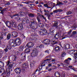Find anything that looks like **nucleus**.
<instances>
[{"instance_id": "28", "label": "nucleus", "mask_w": 77, "mask_h": 77, "mask_svg": "<svg viewBox=\"0 0 77 77\" xmlns=\"http://www.w3.org/2000/svg\"><path fill=\"white\" fill-rule=\"evenodd\" d=\"M28 16L29 17H35V15L32 14H28Z\"/></svg>"}, {"instance_id": "19", "label": "nucleus", "mask_w": 77, "mask_h": 77, "mask_svg": "<svg viewBox=\"0 0 77 77\" xmlns=\"http://www.w3.org/2000/svg\"><path fill=\"white\" fill-rule=\"evenodd\" d=\"M59 34L58 33L55 34V35L54 36V38L55 39H59Z\"/></svg>"}, {"instance_id": "9", "label": "nucleus", "mask_w": 77, "mask_h": 77, "mask_svg": "<svg viewBox=\"0 0 77 77\" xmlns=\"http://www.w3.org/2000/svg\"><path fill=\"white\" fill-rule=\"evenodd\" d=\"M41 30H42V32L40 31L39 32V34L40 35H43L45 33H47V30H46L45 28H43L42 29H41Z\"/></svg>"}, {"instance_id": "37", "label": "nucleus", "mask_w": 77, "mask_h": 77, "mask_svg": "<svg viewBox=\"0 0 77 77\" xmlns=\"http://www.w3.org/2000/svg\"><path fill=\"white\" fill-rule=\"evenodd\" d=\"M7 48H8V49H9V50H11V46L9 45H7Z\"/></svg>"}, {"instance_id": "62", "label": "nucleus", "mask_w": 77, "mask_h": 77, "mask_svg": "<svg viewBox=\"0 0 77 77\" xmlns=\"http://www.w3.org/2000/svg\"><path fill=\"white\" fill-rule=\"evenodd\" d=\"M73 28H75V29H76V28H77V26L76 25L74 26V25H73Z\"/></svg>"}, {"instance_id": "32", "label": "nucleus", "mask_w": 77, "mask_h": 77, "mask_svg": "<svg viewBox=\"0 0 77 77\" xmlns=\"http://www.w3.org/2000/svg\"><path fill=\"white\" fill-rule=\"evenodd\" d=\"M52 66L51 64H49L48 66L46 67V69H48V68H50V66Z\"/></svg>"}, {"instance_id": "20", "label": "nucleus", "mask_w": 77, "mask_h": 77, "mask_svg": "<svg viewBox=\"0 0 77 77\" xmlns=\"http://www.w3.org/2000/svg\"><path fill=\"white\" fill-rule=\"evenodd\" d=\"M38 16H40V17H42V18H43V19H44V20H45V21L46 22H47V19H46V18L44 17V15H40L39 13H38Z\"/></svg>"}, {"instance_id": "53", "label": "nucleus", "mask_w": 77, "mask_h": 77, "mask_svg": "<svg viewBox=\"0 0 77 77\" xmlns=\"http://www.w3.org/2000/svg\"><path fill=\"white\" fill-rule=\"evenodd\" d=\"M58 10V12H62L63 11L61 9H57Z\"/></svg>"}, {"instance_id": "59", "label": "nucleus", "mask_w": 77, "mask_h": 77, "mask_svg": "<svg viewBox=\"0 0 77 77\" xmlns=\"http://www.w3.org/2000/svg\"><path fill=\"white\" fill-rule=\"evenodd\" d=\"M30 6L32 8H33V6H35V5L34 4H30Z\"/></svg>"}, {"instance_id": "58", "label": "nucleus", "mask_w": 77, "mask_h": 77, "mask_svg": "<svg viewBox=\"0 0 77 77\" xmlns=\"http://www.w3.org/2000/svg\"><path fill=\"white\" fill-rule=\"evenodd\" d=\"M48 71H52V69L51 68L49 69H48Z\"/></svg>"}, {"instance_id": "40", "label": "nucleus", "mask_w": 77, "mask_h": 77, "mask_svg": "<svg viewBox=\"0 0 77 77\" xmlns=\"http://www.w3.org/2000/svg\"><path fill=\"white\" fill-rule=\"evenodd\" d=\"M72 12L70 11H69L66 12V14L67 15H69V14H71Z\"/></svg>"}, {"instance_id": "21", "label": "nucleus", "mask_w": 77, "mask_h": 77, "mask_svg": "<svg viewBox=\"0 0 77 77\" xmlns=\"http://www.w3.org/2000/svg\"><path fill=\"white\" fill-rule=\"evenodd\" d=\"M76 52H77L76 50H72L70 51V53L71 54H73V55H74V54Z\"/></svg>"}, {"instance_id": "1", "label": "nucleus", "mask_w": 77, "mask_h": 77, "mask_svg": "<svg viewBox=\"0 0 77 77\" xmlns=\"http://www.w3.org/2000/svg\"><path fill=\"white\" fill-rule=\"evenodd\" d=\"M10 69L9 70H6V71H5V70L3 69H1V71H0V75H1V76H5V75H6L7 74V76L9 77V76H10V74H11V72L10 71Z\"/></svg>"}, {"instance_id": "26", "label": "nucleus", "mask_w": 77, "mask_h": 77, "mask_svg": "<svg viewBox=\"0 0 77 77\" xmlns=\"http://www.w3.org/2000/svg\"><path fill=\"white\" fill-rule=\"evenodd\" d=\"M11 34H8L7 36L6 39H7V40H9V39H10V38H11Z\"/></svg>"}, {"instance_id": "36", "label": "nucleus", "mask_w": 77, "mask_h": 77, "mask_svg": "<svg viewBox=\"0 0 77 77\" xmlns=\"http://www.w3.org/2000/svg\"><path fill=\"white\" fill-rule=\"evenodd\" d=\"M66 54L65 53V52H62V54H61L62 57H64V56H65Z\"/></svg>"}, {"instance_id": "16", "label": "nucleus", "mask_w": 77, "mask_h": 77, "mask_svg": "<svg viewBox=\"0 0 77 77\" xmlns=\"http://www.w3.org/2000/svg\"><path fill=\"white\" fill-rule=\"evenodd\" d=\"M23 29V25L22 23H20L18 26V29L22 30Z\"/></svg>"}, {"instance_id": "11", "label": "nucleus", "mask_w": 77, "mask_h": 77, "mask_svg": "<svg viewBox=\"0 0 77 77\" xmlns=\"http://www.w3.org/2000/svg\"><path fill=\"white\" fill-rule=\"evenodd\" d=\"M18 33L16 31H13L12 32L11 36L14 38H17L18 36Z\"/></svg>"}, {"instance_id": "46", "label": "nucleus", "mask_w": 77, "mask_h": 77, "mask_svg": "<svg viewBox=\"0 0 77 77\" xmlns=\"http://www.w3.org/2000/svg\"><path fill=\"white\" fill-rule=\"evenodd\" d=\"M61 77H65V73L63 72L61 74Z\"/></svg>"}, {"instance_id": "3", "label": "nucleus", "mask_w": 77, "mask_h": 77, "mask_svg": "<svg viewBox=\"0 0 77 77\" xmlns=\"http://www.w3.org/2000/svg\"><path fill=\"white\" fill-rule=\"evenodd\" d=\"M6 70L7 71H9L10 69H11L13 67V64H11V63L9 60L7 61L6 62Z\"/></svg>"}, {"instance_id": "24", "label": "nucleus", "mask_w": 77, "mask_h": 77, "mask_svg": "<svg viewBox=\"0 0 77 77\" xmlns=\"http://www.w3.org/2000/svg\"><path fill=\"white\" fill-rule=\"evenodd\" d=\"M3 51L2 49H0V59L3 56Z\"/></svg>"}, {"instance_id": "44", "label": "nucleus", "mask_w": 77, "mask_h": 77, "mask_svg": "<svg viewBox=\"0 0 77 77\" xmlns=\"http://www.w3.org/2000/svg\"><path fill=\"white\" fill-rule=\"evenodd\" d=\"M58 12V10H54L53 11V12L54 13H57V12Z\"/></svg>"}, {"instance_id": "2", "label": "nucleus", "mask_w": 77, "mask_h": 77, "mask_svg": "<svg viewBox=\"0 0 77 77\" xmlns=\"http://www.w3.org/2000/svg\"><path fill=\"white\" fill-rule=\"evenodd\" d=\"M30 21L31 23V26L34 29H36L38 28V25L36 22V20L34 19H30Z\"/></svg>"}, {"instance_id": "50", "label": "nucleus", "mask_w": 77, "mask_h": 77, "mask_svg": "<svg viewBox=\"0 0 77 77\" xmlns=\"http://www.w3.org/2000/svg\"><path fill=\"white\" fill-rule=\"evenodd\" d=\"M45 52V53H47L48 54H50V51H49L48 50H46Z\"/></svg>"}, {"instance_id": "6", "label": "nucleus", "mask_w": 77, "mask_h": 77, "mask_svg": "<svg viewBox=\"0 0 77 77\" xmlns=\"http://www.w3.org/2000/svg\"><path fill=\"white\" fill-rule=\"evenodd\" d=\"M15 23L14 20H12L11 22H10L8 21H7L5 23L6 24L7 26H8V27H11L13 26V24Z\"/></svg>"}, {"instance_id": "57", "label": "nucleus", "mask_w": 77, "mask_h": 77, "mask_svg": "<svg viewBox=\"0 0 77 77\" xmlns=\"http://www.w3.org/2000/svg\"><path fill=\"white\" fill-rule=\"evenodd\" d=\"M8 34V32H5L4 33H3V35L4 36H6Z\"/></svg>"}, {"instance_id": "30", "label": "nucleus", "mask_w": 77, "mask_h": 77, "mask_svg": "<svg viewBox=\"0 0 77 77\" xmlns=\"http://www.w3.org/2000/svg\"><path fill=\"white\" fill-rule=\"evenodd\" d=\"M65 48L66 49H69L70 48V45L69 44H67L65 46Z\"/></svg>"}, {"instance_id": "15", "label": "nucleus", "mask_w": 77, "mask_h": 77, "mask_svg": "<svg viewBox=\"0 0 77 77\" xmlns=\"http://www.w3.org/2000/svg\"><path fill=\"white\" fill-rule=\"evenodd\" d=\"M44 46L41 44H38L37 45L36 49H39V48H44Z\"/></svg>"}, {"instance_id": "25", "label": "nucleus", "mask_w": 77, "mask_h": 77, "mask_svg": "<svg viewBox=\"0 0 77 77\" xmlns=\"http://www.w3.org/2000/svg\"><path fill=\"white\" fill-rule=\"evenodd\" d=\"M12 60H13V61H15L17 58V57L14 56V55H12Z\"/></svg>"}, {"instance_id": "64", "label": "nucleus", "mask_w": 77, "mask_h": 77, "mask_svg": "<svg viewBox=\"0 0 77 77\" xmlns=\"http://www.w3.org/2000/svg\"><path fill=\"white\" fill-rule=\"evenodd\" d=\"M10 3L8 2L5 4V5H10Z\"/></svg>"}, {"instance_id": "31", "label": "nucleus", "mask_w": 77, "mask_h": 77, "mask_svg": "<svg viewBox=\"0 0 77 77\" xmlns=\"http://www.w3.org/2000/svg\"><path fill=\"white\" fill-rule=\"evenodd\" d=\"M19 48L20 51H23L24 49V47L23 46H21L19 47Z\"/></svg>"}, {"instance_id": "22", "label": "nucleus", "mask_w": 77, "mask_h": 77, "mask_svg": "<svg viewBox=\"0 0 77 77\" xmlns=\"http://www.w3.org/2000/svg\"><path fill=\"white\" fill-rule=\"evenodd\" d=\"M30 49L28 48L26 49L25 50L24 52H25V53H29V52H30Z\"/></svg>"}, {"instance_id": "45", "label": "nucleus", "mask_w": 77, "mask_h": 77, "mask_svg": "<svg viewBox=\"0 0 77 77\" xmlns=\"http://www.w3.org/2000/svg\"><path fill=\"white\" fill-rule=\"evenodd\" d=\"M19 15L20 16V17H23V16H24V15H23V14H21V12H20L19 13Z\"/></svg>"}, {"instance_id": "17", "label": "nucleus", "mask_w": 77, "mask_h": 77, "mask_svg": "<svg viewBox=\"0 0 77 77\" xmlns=\"http://www.w3.org/2000/svg\"><path fill=\"white\" fill-rule=\"evenodd\" d=\"M44 42L46 44H51V41L49 39H46L44 41Z\"/></svg>"}, {"instance_id": "35", "label": "nucleus", "mask_w": 77, "mask_h": 77, "mask_svg": "<svg viewBox=\"0 0 77 77\" xmlns=\"http://www.w3.org/2000/svg\"><path fill=\"white\" fill-rule=\"evenodd\" d=\"M21 57H26V54L25 53H22L20 56Z\"/></svg>"}, {"instance_id": "13", "label": "nucleus", "mask_w": 77, "mask_h": 77, "mask_svg": "<svg viewBox=\"0 0 77 77\" xmlns=\"http://www.w3.org/2000/svg\"><path fill=\"white\" fill-rule=\"evenodd\" d=\"M71 60L72 59L70 58H68V59L65 60L64 62L66 64L69 65V63H70V61H71Z\"/></svg>"}, {"instance_id": "34", "label": "nucleus", "mask_w": 77, "mask_h": 77, "mask_svg": "<svg viewBox=\"0 0 77 77\" xmlns=\"http://www.w3.org/2000/svg\"><path fill=\"white\" fill-rule=\"evenodd\" d=\"M28 65V64L26 63H23L22 64V66H23V67H25V66H27Z\"/></svg>"}, {"instance_id": "8", "label": "nucleus", "mask_w": 77, "mask_h": 77, "mask_svg": "<svg viewBox=\"0 0 77 77\" xmlns=\"http://www.w3.org/2000/svg\"><path fill=\"white\" fill-rule=\"evenodd\" d=\"M54 51L55 52H59L60 51V47L57 45L53 46Z\"/></svg>"}, {"instance_id": "23", "label": "nucleus", "mask_w": 77, "mask_h": 77, "mask_svg": "<svg viewBox=\"0 0 77 77\" xmlns=\"http://www.w3.org/2000/svg\"><path fill=\"white\" fill-rule=\"evenodd\" d=\"M24 20L26 21V23H29V22H30V21L29 20V18H28V17H26L24 18Z\"/></svg>"}, {"instance_id": "33", "label": "nucleus", "mask_w": 77, "mask_h": 77, "mask_svg": "<svg viewBox=\"0 0 77 77\" xmlns=\"http://www.w3.org/2000/svg\"><path fill=\"white\" fill-rule=\"evenodd\" d=\"M21 60L24 61L26 60V57H21Z\"/></svg>"}, {"instance_id": "7", "label": "nucleus", "mask_w": 77, "mask_h": 77, "mask_svg": "<svg viewBox=\"0 0 77 77\" xmlns=\"http://www.w3.org/2000/svg\"><path fill=\"white\" fill-rule=\"evenodd\" d=\"M15 43H16V46L17 45H20L21 44V41L19 38H17L14 39Z\"/></svg>"}, {"instance_id": "60", "label": "nucleus", "mask_w": 77, "mask_h": 77, "mask_svg": "<svg viewBox=\"0 0 77 77\" xmlns=\"http://www.w3.org/2000/svg\"><path fill=\"white\" fill-rule=\"evenodd\" d=\"M48 3L49 4V5H51V4H52V2H51L50 1H49L48 2Z\"/></svg>"}, {"instance_id": "4", "label": "nucleus", "mask_w": 77, "mask_h": 77, "mask_svg": "<svg viewBox=\"0 0 77 77\" xmlns=\"http://www.w3.org/2000/svg\"><path fill=\"white\" fill-rule=\"evenodd\" d=\"M38 54V51L36 50H34L33 52L31 54V55L32 57H35L37 56Z\"/></svg>"}, {"instance_id": "49", "label": "nucleus", "mask_w": 77, "mask_h": 77, "mask_svg": "<svg viewBox=\"0 0 77 77\" xmlns=\"http://www.w3.org/2000/svg\"><path fill=\"white\" fill-rule=\"evenodd\" d=\"M39 27H43V26H42V23H40L39 24Z\"/></svg>"}, {"instance_id": "41", "label": "nucleus", "mask_w": 77, "mask_h": 77, "mask_svg": "<svg viewBox=\"0 0 77 77\" xmlns=\"http://www.w3.org/2000/svg\"><path fill=\"white\" fill-rule=\"evenodd\" d=\"M44 12H45V13H46V14H48V13H49V11L46 10L44 9Z\"/></svg>"}, {"instance_id": "54", "label": "nucleus", "mask_w": 77, "mask_h": 77, "mask_svg": "<svg viewBox=\"0 0 77 77\" xmlns=\"http://www.w3.org/2000/svg\"><path fill=\"white\" fill-rule=\"evenodd\" d=\"M74 55L75 57H77V51L75 52Z\"/></svg>"}, {"instance_id": "5", "label": "nucleus", "mask_w": 77, "mask_h": 77, "mask_svg": "<svg viewBox=\"0 0 77 77\" xmlns=\"http://www.w3.org/2000/svg\"><path fill=\"white\" fill-rule=\"evenodd\" d=\"M9 44L12 47H16V43H15L14 39V40L13 39H11L9 42Z\"/></svg>"}, {"instance_id": "63", "label": "nucleus", "mask_w": 77, "mask_h": 77, "mask_svg": "<svg viewBox=\"0 0 77 77\" xmlns=\"http://www.w3.org/2000/svg\"><path fill=\"white\" fill-rule=\"evenodd\" d=\"M37 6L39 8H41L42 7V5H37Z\"/></svg>"}, {"instance_id": "43", "label": "nucleus", "mask_w": 77, "mask_h": 77, "mask_svg": "<svg viewBox=\"0 0 77 77\" xmlns=\"http://www.w3.org/2000/svg\"><path fill=\"white\" fill-rule=\"evenodd\" d=\"M37 19L38 22H41V20H40V19H39V16L37 17Z\"/></svg>"}, {"instance_id": "27", "label": "nucleus", "mask_w": 77, "mask_h": 77, "mask_svg": "<svg viewBox=\"0 0 77 77\" xmlns=\"http://www.w3.org/2000/svg\"><path fill=\"white\" fill-rule=\"evenodd\" d=\"M63 4L59 1H57V4L56 5V6L58 5H63Z\"/></svg>"}, {"instance_id": "48", "label": "nucleus", "mask_w": 77, "mask_h": 77, "mask_svg": "<svg viewBox=\"0 0 77 77\" xmlns=\"http://www.w3.org/2000/svg\"><path fill=\"white\" fill-rule=\"evenodd\" d=\"M23 24H25L26 23V21L25 20H23V19L21 20Z\"/></svg>"}, {"instance_id": "47", "label": "nucleus", "mask_w": 77, "mask_h": 77, "mask_svg": "<svg viewBox=\"0 0 77 77\" xmlns=\"http://www.w3.org/2000/svg\"><path fill=\"white\" fill-rule=\"evenodd\" d=\"M3 35V32H0V37L2 36Z\"/></svg>"}, {"instance_id": "29", "label": "nucleus", "mask_w": 77, "mask_h": 77, "mask_svg": "<svg viewBox=\"0 0 77 77\" xmlns=\"http://www.w3.org/2000/svg\"><path fill=\"white\" fill-rule=\"evenodd\" d=\"M57 23H58L57 21H55L54 26V27H57V25H58Z\"/></svg>"}, {"instance_id": "52", "label": "nucleus", "mask_w": 77, "mask_h": 77, "mask_svg": "<svg viewBox=\"0 0 77 77\" xmlns=\"http://www.w3.org/2000/svg\"><path fill=\"white\" fill-rule=\"evenodd\" d=\"M72 33L73 35H75V34H76V33H77V32H76L75 31H73L72 32Z\"/></svg>"}, {"instance_id": "55", "label": "nucleus", "mask_w": 77, "mask_h": 77, "mask_svg": "<svg viewBox=\"0 0 77 77\" xmlns=\"http://www.w3.org/2000/svg\"><path fill=\"white\" fill-rule=\"evenodd\" d=\"M4 50L5 52H7L8 51V48H6L4 49Z\"/></svg>"}, {"instance_id": "61", "label": "nucleus", "mask_w": 77, "mask_h": 77, "mask_svg": "<svg viewBox=\"0 0 77 77\" xmlns=\"http://www.w3.org/2000/svg\"><path fill=\"white\" fill-rule=\"evenodd\" d=\"M22 72H24L25 71V69H22Z\"/></svg>"}, {"instance_id": "56", "label": "nucleus", "mask_w": 77, "mask_h": 77, "mask_svg": "<svg viewBox=\"0 0 77 77\" xmlns=\"http://www.w3.org/2000/svg\"><path fill=\"white\" fill-rule=\"evenodd\" d=\"M48 17V20H50V14H48V15H47Z\"/></svg>"}, {"instance_id": "38", "label": "nucleus", "mask_w": 77, "mask_h": 77, "mask_svg": "<svg viewBox=\"0 0 77 77\" xmlns=\"http://www.w3.org/2000/svg\"><path fill=\"white\" fill-rule=\"evenodd\" d=\"M1 12L0 13V14H2V15H4L3 13H4V12H5L4 10L3 9L2 10H1Z\"/></svg>"}, {"instance_id": "18", "label": "nucleus", "mask_w": 77, "mask_h": 77, "mask_svg": "<svg viewBox=\"0 0 77 77\" xmlns=\"http://www.w3.org/2000/svg\"><path fill=\"white\" fill-rule=\"evenodd\" d=\"M54 76L56 77H60V73L58 72H56L54 73Z\"/></svg>"}, {"instance_id": "10", "label": "nucleus", "mask_w": 77, "mask_h": 77, "mask_svg": "<svg viewBox=\"0 0 77 77\" xmlns=\"http://www.w3.org/2000/svg\"><path fill=\"white\" fill-rule=\"evenodd\" d=\"M34 46L33 43L32 42H29L27 43L26 47H27L28 48H32Z\"/></svg>"}, {"instance_id": "51", "label": "nucleus", "mask_w": 77, "mask_h": 77, "mask_svg": "<svg viewBox=\"0 0 77 77\" xmlns=\"http://www.w3.org/2000/svg\"><path fill=\"white\" fill-rule=\"evenodd\" d=\"M44 6L46 8H48V5H47V4H44Z\"/></svg>"}, {"instance_id": "12", "label": "nucleus", "mask_w": 77, "mask_h": 77, "mask_svg": "<svg viewBox=\"0 0 77 77\" xmlns=\"http://www.w3.org/2000/svg\"><path fill=\"white\" fill-rule=\"evenodd\" d=\"M51 60V59H47L46 60H44L43 62L44 63H42L41 64V66H45V63L44 64V63H45V62H46V61H47V62H50V61Z\"/></svg>"}, {"instance_id": "42", "label": "nucleus", "mask_w": 77, "mask_h": 77, "mask_svg": "<svg viewBox=\"0 0 77 77\" xmlns=\"http://www.w3.org/2000/svg\"><path fill=\"white\" fill-rule=\"evenodd\" d=\"M34 66V64L33 63H31L30 64V66L31 67H33V66Z\"/></svg>"}, {"instance_id": "39", "label": "nucleus", "mask_w": 77, "mask_h": 77, "mask_svg": "<svg viewBox=\"0 0 77 77\" xmlns=\"http://www.w3.org/2000/svg\"><path fill=\"white\" fill-rule=\"evenodd\" d=\"M15 16H18V14H14L13 16H10V17L11 18H13V17H15Z\"/></svg>"}, {"instance_id": "14", "label": "nucleus", "mask_w": 77, "mask_h": 77, "mask_svg": "<svg viewBox=\"0 0 77 77\" xmlns=\"http://www.w3.org/2000/svg\"><path fill=\"white\" fill-rule=\"evenodd\" d=\"M15 71L17 74H20L21 72V69L20 68H17L15 69Z\"/></svg>"}]
</instances>
